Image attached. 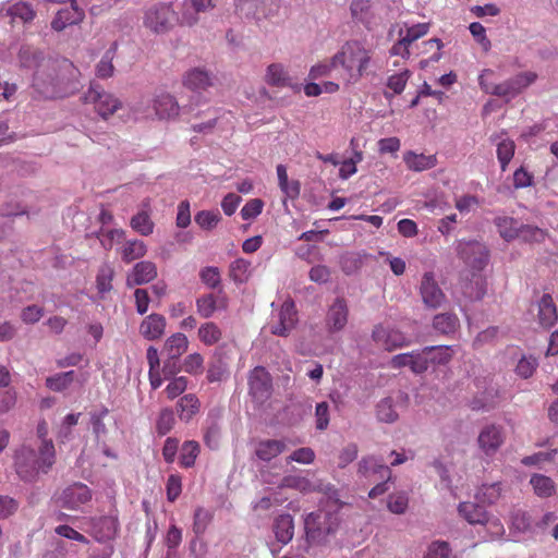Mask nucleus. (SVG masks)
<instances>
[{
    "label": "nucleus",
    "mask_w": 558,
    "mask_h": 558,
    "mask_svg": "<svg viewBox=\"0 0 558 558\" xmlns=\"http://www.w3.org/2000/svg\"><path fill=\"white\" fill-rule=\"evenodd\" d=\"M80 70L68 59H47L33 75L34 89L45 98L66 97L78 90Z\"/></svg>",
    "instance_id": "obj_1"
},
{
    "label": "nucleus",
    "mask_w": 558,
    "mask_h": 558,
    "mask_svg": "<svg viewBox=\"0 0 558 558\" xmlns=\"http://www.w3.org/2000/svg\"><path fill=\"white\" fill-rule=\"evenodd\" d=\"M373 60V50L362 41L349 40L333 56L341 69V77L348 84L357 83L368 73Z\"/></svg>",
    "instance_id": "obj_2"
},
{
    "label": "nucleus",
    "mask_w": 558,
    "mask_h": 558,
    "mask_svg": "<svg viewBox=\"0 0 558 558\" xmlns=\"http://www.w3.org/2000/svg\"><path fill=\"white\" fill-rule=\"evenodd\" d=\"M53 463L54 447L50 440H43L38 453L23 445L14 454L15 471L25 482L34 481L40 473H47Z\"/></svg>",
    "instance_id": "obj_3"
},
{
    "label": "nucleus",
    "mask_w": 558,
    "mask_h": 558,
    "mask_svg": "<svg viewBox=\"0 0 558 558\" xmlns=\"http://www.w3.org/2000/svg\"><path fill=\"white\" fill-rule=\"evenodd\" d=\"M340 526V515L335 511L318 509L304 519L306 542L313 546L329 544Z\"/></svg>",
    "instance_id": "obj_4"
},
{
    "label": "nucleus",
    "mask_w": 558,
    "mask_h": 558,
    "mask_svg": "<svg viewBox=\"0 0 558 558\" xmlns=\"http://www.w3.org/2000/svg\"><path fill=\"white\" fill-rule=\"evenodd\" d=\"M133 111L150 119L173 120L179 117L180 105L173 95L160 90L155 93L151 99L137 102Z\"/></svg>",
    "instance_id": "obj_5"
},
{
    "label": "nucleus",
    "mask_w": 558,
    "mask_h": 558,
    "mask_svg": "<svg viewBox=\"0 0 558 558\" xmlns=\"http://www.w3.org/2000/svg\"><path fill=\"white\" fill-rule=\"evenodd\" d=\"M143 24L156 35L167 34L177 24L175 10L171 3L159 2L151 4L144 12Z\"/></svg>",
    "instance_id": "obj_6"
},
{
    "label": "nucleus",
    "mask_w": 558,
    "mask_h": 558,
    "mask_svg": "<svg viewBox=\"0 0 558 558\" xmlns=\"http://www.w3.org/2000/svg\"><path fill=\"white\" fill-rule=\"evenodd\" d=\"M83 99L86 104H93L97 113L104 119H108L122 107V102L114 95L106 92L97 83H90Z\"/></svg>",
    "instance_id": "obj_7"
},
{
    "label": "nucleus",
    "mask_w": 558,
    "mask_h": 558,
    "mask_svg": "<svg viewBox=\"0 0 558 558\" xmlns=\"http://www.w3.org/2000/svg\"><path fill=\"white\" fill-rule=\"evenodd\" d=\"M456 251L466 266L473 270H483L489 260V252L485 244L478 241L457 242Z\"/></svg>",
    "instance_id": "obj_8"
},
{
    "label": "nucleus",
    "mask_w": 558,
    "mask_h": 558,
    "mask_svg": "<svg viewBox=\"0 0 558 558\" xmlns=\"http://www.w3.org/2000/svg\"><path fill=\"white\" fill-rule=\"evenodd\" d=\"M420 294L424 305L432 310L439 308L446 302V294L438 286L433 272H425L423 275Z\"/></svg>",
    "instance_id": "obj_9"
},
{
    "label": "nucleus",
    "mask_w": 558,
    "mask_h": 558,
    "mask_svg": "<svg viewBox=\"0 0 558 558\" xmlns=\"http://www.w3.org/2000/svg\"><path fill=\"white\" fill-rule=\"evenodd\" d=\"M390 367L399 369L409 367L415 375L423 374L429 366V360L422 350L397 354L389 362Z\"/></svg>",
    "instance_id": "obj_10"
},
{
    "label": "nucleus",
    "mask_w": 558,
    "mask_h": 558,
    "mask_svg": "<svg viewBox=\"0 0 558 558\" xmlns=\"http://www.w3.org/2000/svg\"><path fill=\"white\" fill-rule=\"evenodd\" d=\"M372 338L377 345L387 351H392L410 344V340L401 331L383 325L375 326Z\"/></svg>",
    "instance_id": "obj_11"
},
{
    "label": "nucleus",
    "mask_w": 558,
    "mask_h": 558,
    "mask_svg": "<svg viewBox=\"0 0 558 558\" xmlns=\"http://www.w3.org/2000/svg\"><path fill=\"white\" fill-rule=\"evenodd\" d=\"M92 498L90 489L82 483H75L68 486L62 490L58 497V502L61 507L69 510H78Z\"/></svg>",
    "instance_id": "obj_12"
},
{
    "label": "nucleus",
    "mask_w": 558,
    "mask_h": 558,
    "mask_svg": "<svg viewBox=\"0 0 558 558\" xmlns=\"http://www.w3.org/2000/svg\"><path fill=\"white\" fill-rule=\"evenodd\" d=\"M504 441L505 433L502 427L494 424L482 428L477 437L478 448L485 457L495 456Z\"/></svg>",
    "instance_id": "obj_13"
},
{
    "label": "nucleus",
    "mask_w": 558,
    "mask_h": 558,
    "mask_svg": "<svg viewBox=\"0 0 558 558\" xmlns=\"http://www.w3.org/2000/svg\"><path fill=\"white\" fill-rule=\"evenodd\" d=\"M298 323L295 305L291 301H286L276 322L270 323V332L276 336L287 337L293 330Z\"/></svg>",
    "instance_id": "obj_14"
},
{
    "label": "nucleus",
    "mask_w": 558,
    "mask_h": 558,
    "mask_svg": "<svg viewBox=\"0 0 558 558\" xmlns=\"http://www.w3.org/2000/svg\"><path fill=\"white\" fill-rule=\"evenodd\" d=\"M251 396L258 402L265 401L271 392V378L262 366L255 367L248 377Z\"/></svg>",
    "instance_id": "obj_15"
},
{
    "label": "nucleus",
    "mask_w": 558,
    "mask_h": 558,
    "mask_svg": "<svg viewBox=\"0 0 558 558\" xmlns=\"http://www.w3.org/2000/svg\"><path fill=\"white\" fill-rule=\"evenodd\" d=\"M0 17H10V23L29 24L36 17V10L28 2L8 3L0 9Z\"/></svg>",
    "instance_id": "obj_16"
},
{
    "label": "nucleus",
    "mask_w": 558,
    "mask_h": 558,
    "mask_svg": "<svg viewBox=\"0 0 558 558\" xmlns=\"http://www.w3.org/2000/svg\"><path fill=\"white\" fill-rule=\"evenodd\" d=\"M157 277V267L153 262L142 260L134 265L126 276L129 288L142 286L153 281Z\"/></svg>",
    "instance_id": "obj_17"
},
{
    "label": "nucleus",
    "mask_w": 558,
    "mask_h": 558,
    "mask_svg": "<svg viewBox=\"0 0 558 558\" xmlns=\"http://www.w3.org/2000/svg\"><path fill=\"white\" fill-rule=\"evenodd\" d=\"M348 306L343 299L338 298L327 313V328L330 332L342 330L348 323Z\"/></svg>",
    "instance_id": "obj_18"
},
{
    "label": "nucleus",
    "mask_w": 558,
    "mask_h": 558,
    "mask_svg": "<svg viewBox=\"0 0 558 558\" xmlns=\"http://www.w3.org/2000/svg\"><path fill=\"white\" fill-rule=\"evenodd\" d=\"M84 19V11L77 7L76 3L69 8L61 9L57 12L51 21V28L56 32H61L65 27L76 25Z\"/></svg>",
    "instance_id": "obj_19"
},
{
    "label": "nucleus",
    "mask_w": 558,
    "mask_h": 558,
    "mask_svg": "<svg viewBox=\"0 0 558 558\" xmlns=\"http://www.w3.org/2000/svg\"><path fill=\"white\" fill-rule=\"evenodd\" d=\"M167 320L161 314L153 313L146 316L140 325V333L147 340L161 338L166 330Z\"/></svg>",
    "instance_id": "obj_20"
},
{
    "label": "nucleus",
    "mask_w": 558,
    "mask_h": 558,
    "mask_svg": "<svg viewBox=\"0 0 558 558\" xmlns=\"http://www.w3.org/2000/svg\"><path fill=\"white\" fill-rule=\"evenodd\" d=\"M459 515L471 525L485 524L488 512L481 502L463 501L458 506Z\"/></svg>",
    "instance_id": "obj_21"
},
{
    "label": "nucleus",
    "mask_w": 558,
    "mask_h": 558,
    "mask_svg": "<svg viewBox=\"0 0 558 558\" xmlns=\"http://www.w3.org/2000/svg\"><path fill=\"white\" fill-rule=\"evenodd\" d=\"M183 84L193 92L206 90L209 86H213L214 76L205 69L195 68L185 74Z\"/></svg>",
    "instance_id": "obj_22"
},
{
    "label": "nucleus",
    "mask_w": 558,
    "mask_h": 558,
    "mask_svg": "<svg viewBox=\"0 0 558 558\" xmlns=\"http://www.w3.org/2000/svg\"><path fill=\"white\" fill-rule=\"evenodd\" d=\"M461 292L470 301L481 300L486 293V281L483 276L472 274L470 279L461 282Z\"/></svg>",
    "instance_id": "obj_23"
},
{
    "label": "nucleus",
    "mask_w": 558,
    "mask_h": 558,
    "mask_svg": "<svg viewBox=\"0 0 558 558\" xmlns=\"http://www.w3.org/2000/svg\"><path fill=\"white\" fill-rule=\"evenodd\" d=\"M93 529L95 531L96 538L99 542H105L107 539L113 538L119 530L118 519L113 515H106L97 519Z\"/></svg>",
    "instance_id": "obj_24"
},
{
    "label": "nucleus",
    "mask_w": 558,
    "mask_h": 558,
    "mask_svg": "<svg viewBox=\"0 0 558 558\" xmlns=\"http://www.w3.org/2000/svg\"><path fill=\"white\" fill-rule=\"evenodd\" d=\"M509 529L512 535L533 532L532 518L529 512L522 509H514L510 512Z\"/></svg>",
    "instance_id": "obj_25"
},
{
    "label": "nucleus",
    "mask_w": 558,
    "mask_h": 558,
    "mask_svg": "<svg viewBox=\"0 0 558 558\" xmlns=\"http://www.w3.org/2000/svg\"><path fill=\"white\" fill-rule=\"evenodd\" d=\"M287 449V445L282 440L267 439L262 440L255 448L256 457L265 462L270 461Z\"/></svg>",
    "instance_id": "obj_26"
},
{
    "label": "nucleus",
    "mask_w": 558,
    "mask_h": 558,
    "mask_svg": "<svg viewBox=\"0 0 558 558\" xmlns=\"http://www.w3.org/2000/svg\"><path fill=\"white\" fill-rule=\"evenodd\" d=\"M403 161L410 170L416 172L432 169L437 162L434 155L426 156L424 154H415L414 151H407L403 156Z\"/></svg>",
    "instance_id": "obj_27"
},
{
    "label": "nucleus",
    "mask_w": 558,
    "mask_h": 558,
    "mask_svg": "<svg viewBox=\"0 0 558 558\" xmlns=\"http://www.w3.org/2000/svg\"><path fill=\"white\" fill-rule=\"evenodd\" d=\"M359 472L364 476L379 474L380 478L387 480H389L391 476L390 469L385 465L383 461L377 460L375 457L363 458L359 462Z\"/></svg>",
    "instance_id": "obj_28"
},
{
    "label": "nucleus",
    "mask_w": 558,
    "mask_h": 558,
    "mask_svg": "<svg viewBox=\"0 0 558 558\" xmlns=\"http://www.w3.org/2000/svg\"><path fill=\"white\" fill-rule=\"evenodd\" d=\"M412 73L408 69H403L398 73H393L387 77L386 87L388 90L385 92V97L387 99L400 95L411 77Z\"/></svg>",
    "instance_id": "obj_29"
},
{
    "label": "nucleus",
    "mask_w": 558,
    "mask_h": 558,
    "mask_svg": "<svg viewBox=\"0 0 558 558\" xmlns=\"http://www.w3.org/2000/svg\"><path fill=\"white\" fill-rule=\"evenodd\" d=\"M199 10L193 5L191 0H183L180 4L179 12L175 11V22L181 26L192 27L199 21Z\"/></svg>",
    "instance_id": "obj_30"
},
{
    "label": "nucleus",
    "mask_w": 558,
    "mask_h": 558,
    "mask_svg": "<svg viewBox=\"0 0 558 558\" xmlns=\"http://www.w3.org/2000/svg\"><path fill=\"white\" fill-rule=\"evenodd\" d=\"M274 531L278 542L288 544L294 534L293 518L288 513L279 515L275 521Z\"/></svg>",
    "instance_id": "obj_31"
},
{
    "label": "nucleus",
    "mask_w": 558,
    "mask_h": 558,
    "mask_svg": "<svg viewBox=\"0 0 558 558\" xmlns=\"http://www.w3.org/2000/svg\"><path fill=\"white\" fill-rule=\"evenodd\" d=\"M118 45L117 43H112V45L106 50L102 54L99 62L96 64L95 73L96 76L102 80L109 78L114 74V65L113 59L117 53Z\"/></svg>",
    "instance_id": "obj_32"
},
{
    "label": "nucleus",
    "mask_w": 558,
    "mask_h": 558,
    "mask_svg": "<svg viewBox=\"0 0 558 558\" xmlns=\"http://www.w3.org/2000/svg\"><path fill=\"white\" fill-rule=\"evenodd\" d=\"M539 324L546 328L551 327L557 320V311L549 294H544L538 303Z\"/></svg>",
    "instance_id": "obj_33"
},
{
    "label": "nucleus",
    "mask_w": 558,
    "mask_h": 558,
    "mask_svg": "<svg viewBox=\"0 0 558 558\" xmlns=\"http://www.w3.org/2000/svg\"><path fill=\"white\" fill-rule=\"evenodd\" d=\"M277 177L282 193L291 199L298 198L301 191L300 182L296 180L289 181L286 166H277Z\"/></svg>",
    "instance_id": "obj_34"
},
{
    "label": "nucleus",
    "mask_w": 558,
    "mask_h": 558,
    "mask_svg": "<svg viewBox=\"0 0 558 558\" xmlns=\"http://www.w3.org/2000/svg\"><path fill=\"white\" fill-rule=\"evenodd\" d=\"M495 225L504 240L509 242L518 239L521 227V223L518 220L511 217H498L495 219Z\"/></svg>",
    "instance_id": "obj_35"
},
{
    "label": "nucleus",
    "mask_w": 558,
    "mask_h": 558,
    "mask_svg": "<svg viewBox=\"0 0 558 558\" xmlns=\"http://www.w3.org/2000/svg\"><path fill=\"white\" fill-rule=\"evenodd\" d=\"M199 400L193 395L183 396L177 403V411L182 421L189 422L199 410Z\"/></svg>",
    "instance_id": "obj_36"
},
{
    "label": "nucleus",
    "mask_w": 558,
    "mask_h": 558,
    "mask_svg": "<svg viewBox=\"0 0 558 558\" xmlns=\"http://www.w3.org/2000/svg\"><path fill=\"white\" fill-rule=\"evenodd\" d=\"M429 364L445 365L452 359L453 350L448 345H430L423 348Z\"/></svg>",
    "instance_id": "obj_37"
},
{
    "label": "nucleus",
    "mask_w": 558,
    "mask_h": 558,
    "mask_svg": "<svg viewBox=\"0 0 558 558\" xmlns=\"http://www.w3.org/2000/svg\"><path fill=\"white\" fill-rule=\"evenodd\" d=\"M376 416L378 421L387 424H392L399 418L395 401L391 397H386L377 403Z\"/></svg>",
    "instance_id": "obj_38"
},
{
    "label": "nucleus",
    "mask_w": 558,
    "mask_h": 558,
    "mask_svg": "<svg viewBox=\"0 0 558 558\" xmlns=\"http://www.w3.org/2000/svg\"><path fill=\"white\" fill-rule=\"evenodd\" d=\"M187 344L186 336L178 332L167 339L163 352L169 357H180L186 351Z\"/></svg>",
    "instance_id": "obj_39"
},
{
    "label": "nucleus",
    "mask_w": 558,
    "mask_h": 558,
    "mask_svg": "<svg viewBox=\"0 0 558 558\" xmlns=\"http://www.w3.org/2000/svg\"><path fill=\"white\" fill-rule=\"evenodd\" d=\"M147 253L145 243L141 240H130L121 248L122 260L126 264L142 258Z\"/></svg>",
    "instance_id": "obj_40"
},
{
    "label": "nucleus",
    "mask_w": 558,
    "mask_h": 558,
    "mask_svg": "<svg viewBox=\"0 0 558 558\" xmlns=\"http://www.w3.org/2000/svg\"><path fill=\"white\" fill-rule=\"evenodd\" d=\"M433 327L440 333H453L459 327V318L453 313H441L434 317Z\"/></svg>",
    "instance_id": "obj_41"
},
{
    "label": "nucleus",
    "mask_w": 558,
    "mask_h": 558,
    "mask_svg": "<svg viewBox=\"0 0 558 558\" xmlns=\"http://www.w3.org/2000/svg\"><path fill=\"white\" fill-rule=\"evenodd\" d=\"M266 82L272 86H291V80L288 72L280 63H272L267 68Z\"/></svg>",
    "instance_id": "obj_42"
},
{
    "label": "nucleus",
    "mask_w": 558,
    "mask_h": 558,
    "mask_svg": "<svg viewBox=\"0 0 558 558\" xmlns=\"http://www.w3.org/2000/svg\"><path fill=\"white\" fill-rule=\"evenodd\" d=\"M501 496V487L499 483L484 484L475 494V499L482 505H494Z\"/></svg>",
    "instance_id": "obj_43"
},
{
    "label": "nucleus",
    "mask_w": 558,
    "mask_h": 558,
    "mask_svg": "<svg viewBox=\"0 0 558 558\" xmlns=\"http://www.w3.org/2000/svg\"><path fill=\"white\" fill-rule=\"evenodd\" d=\"M530 484L534 493L542 498L550 497L556 490L554 481L543 474L532 475Z\"/></svg>",
    "instance_id": "obj_44"
},
{
    "label": "nucleus",
    "mask_w": 558,
    "mask_h": 558,
    "mask_svg": "<svg viewBox=\"0 0 558 558\" xmlns=\"http://www.w3.org/2000/svg\"><path fill=\"white\" fill-rule=\"evenodd\" d=\"M43 61H47V59L35 48L22 47L19 51V63L21 68L35 69L36 71Z\"/></svg>",
    "instance_id": "obj_45"
},
{
    "label": "nucleus",
    "mask_w": 558,
    "mask_h": 558,
    "mask_svg": "<svg viewBox=\"0 0 558 558\" xmlns=\"http://www.w3.org/2000/svg\"><path fill=\"white\" fill-rule=\"evenodd\" d=\"M74 371L58 373L46 378V386L57 392L64 391L74 380Z\"/></svg>",
    "instance_id": "obj_46"
},
{
    "label": "nucleus",
    "mask_w": 558,
    "mask_h": 558,
    "mask_svg": "<svg viewBox=\"0 0 558 558\" xmlns=\"http://www.w3.org/2000/svg\"><path fill=\"white\" fill-rule=\"evenodd\" d=\"M194 220L201 229L211 231L221 220V215L219 211L201 210L195 215Z\"/></svg>",
    "instance_id": "obj_47"
},
{
    "label": "nucleus",
    "mask_w": 558,
    "mask_h": 558,
    "mask_svg": "<svg viewBox=\"0 0 558 558\" xmlns=\"http://www.w3.org/2000/svg\"><path fill=\"white\" fill-rule=\"evenodd\" d=\"M251 263L243 258H238L230 265V277L234 282L243 283L250 277Z\"/></svg>",
    "instance_id": "obj_48"
},
{
    "label": "nucleus",
    "mask_w": 558,
    "mask_h": 558,
    "mask_svg": "<svg viewBox=\"0 0 558 558\" xmlns=\"http://www.w3.org/2000/svg\"><path fill=\"white\" fill-rule=\"evenodd\" d=\"M131 227L142 235H149L154 230V222L151 221L147 211L142 210L131 219Z\"/></svg>",
    "instance_id": "obj_49"
},
{
    "label": "nucleus",
    "mask_w": 558,
    "mask_h": 558,
    "mask_svg": "<svg viewBox=\"0 0 558 558\" xmlns=\"http://www.w3.org/2000/svg\"><path fill=\"white\" fill-rule=\"evenodd\" d=\"M198 337L206 345H213L221 339V330L215 323H206L199 327Z\"/></svg>",
    "instance_id": "obj_50"
},
{
    "label": "nucleus",
    "mask_w": 558,
    "mask_h": 558,
    "mask_svg": "<svg viewBox=\"0 0 558 558\" xmlns=\"http://www.w3.org/2000/svg\"><path fill=\"white\" fill-rule=\"evenodd\" d=\"M515 145L514 142L505 138L497 144V158L500 162L501 170L505 171L506 167L514 155Z\"/></svg>",
    "instance_id": "obj_51"
},
{
    "label": "nucleus",
    "mask_w": 558,
    "mask_h": 558,
    "mask_svg": "<svg viewBox=\"0 0 558 558\" xmlns=\"http://www.w3.org/2000/svg\"><path fill=\"white\" fill-rule=\"evenodd\" d=\"M114 276V270L109 264H104L98 271L96 283L100 293L109 292L112 289L111 281Z\"/></svg>",
    "instance_id": "obj_52"
},
{
    "label": "nucleus",
    "mask_w": 558,
    "mask_h": 558,
    "mask_svg": "<svg viewBox=\"0 0 558 558\" xmlns=\"http://www.w3.org/2000/svg\"><path fill=\"white\" fill-rule=\"evenodd\" d=\"M197 313L204 317L209 318L218 310L216 296L214 294H206L196 300Z\"/></svg>",
    "instance_id": "obj_53"
},
{
    "label": "nucleus",
    "mask_w": 558,
    "mask_h": 558,
    "mask_svg": "<svg viewBox=\"0 0 558 558\" xmlns=\"http://www.w3.org/2000/svg\"><path fill=\"white\" fill-rule=\"evenodd\" d=\"M211 519L213 514L209 510L198 507L194 512L193 531L195 534H203L211 522Z\"/></svg>",
    "instance_id": "obj_54"
},
{
    "label": "nucleus",
    "mask_w": 558,
    "mask_h": 558,
    "mask_svg": "<svg viewBox=\"0 0 558 558\" xmlns=\"http://www.w3.org/2000/svg\"><path fill=\"white\" fill-rule=\"evenodd\" d=\"M536 78H537L536 73L531 72V71L522 72V73L514 75L513 77H510V82L514 88L513 89L514 95L515 96L519 95L523 89H525L531 84H533Z\"/></svg>",
    "instance_id": "obj_55"
},
{
    "label": "nucleus",
    "mask_w": 558,
    "mask_h": 558,
    "mask_svg": "<svg viewBox=\"0 0 558 558\" xmlns=\"http://www.w3.org/2000/svg\"><path fill=\"white\" fill-rule=\"evenodd\" d=\"M536 78H537L536 73L531 72V71L522 72V73L514 75L513 77H510V82L514 88L513 89L514 95L515 96L519 95L523 89H525L531 84H533Z\"/></svg>",
    "instance_id": "obj_56"
},
{
    "label": "nucleus",
    "mask_w": 558,
    "mask_h": 558,
    "mask_svg": "<svg viewBox=\"0 0 558 558\" xmlns=\"http://www.w3.org/2000/svg\"><path fill=\"white\" fill-rule=\"evenodd\" d=\"M198 451L199 446L196 441L184 442L180 454L181 464L185 468L192 466L195 462Z\"/></svg>",
    "instance_id": "obj_57"
},
{
    "label": "nucleus",
    "mask_w": 558,
    "mask_h": 558,
    "mask_svg": "<svg viewBox=\"0 0 558 558\" xmlns=\"http://www.w3.org/2000/svg\"><path fill=\"white\" fill-rule=\"evenodd\" d=\"M546 233L544 230L529 225H522L520 227V234L518 239H521L524 242H543L545 240Z\"/></svg>",
    "instance_id": "obj_58"
},
{
    "label": "nucleus",
    "mask_w": 558,
    "mask_h": 558,
    "mask_svg": "<svg viewBox=\"0 0 558 558\" xmlns=\"http://www.w3.org/2000/svg\"><path fill=\"white\" fill-rule=\"evenodd\" d=\"M424 558H456L451 554V549L447 542H433L427 549Z\"/></svg>",
    "instance_id": "obj_59"
},
{
    "label": "nucleus",
    "mask_w": 558,
    "mask_h": 558,
    "mask_svg": "<svg viewBox=\"0 0 558 558\" xmlns=\"http://www.w3.org/2000/svg\"><path fill=\"white\" fill-rule=\"evenodd\" d=\"M282 501L283 499L279 498L277 493H270L255 501L253 504V510L260 514L269 511L275 506H279Z\"/></svg>",
    "instance_id": "obj_60"
},
{
    "label": "nucleus",
    "mask_w": 558,
    "mask_h": 558,
    "mask_svg": "<svg viewBox=\"0 0 558 558\" xmlns=\"http://www.w3.org/2000/svg\"><path fill=\"white\" fill-rule=\"evenodd\" d=\"M484 525L486 526L487 533L490 535L492 539L504 538L506 529L499 518L488 513L487 521H485Z\"/></svg>",
    "instance_id": "obj_61"
},
{
    "label": "nucleus",
    "mask_w": 558,
    "mask_h": 558,
    "mask_svg": "<svg viewBox=\"0 0 558 558\" xmlns=\"http://www.w3.org/2000/svg\"><path fill=\"white\" fill-rule=\"evenodd\" d=\"M174 414L170 409H163L157 420L156 428L159 435L168 434L174 425Z\"/></svg>",
    "instance_id": "obj_62"
},
{
    "label": "nucleus",
    "mask_w": 558,
    "mask_h": 558,
    "mask_svg": "<svg viewBox=\"0 0 558 558\" xmlns=\"http://www.w3.org/2000/svg\"><path fill=\"white\" fill-rule=\"evenodd\" d=\"M280 487L294 488L301 492L315 489L308 480L292 475L283 477Z\"/></svg>",
    "instance_id": "obj_63"
},
{
    "label": "nucleus",
    "mask_w": 558,
    "mask_h": 558,
    "mask_svg": "<svg viewBox=\"0 0 558 558\" xmlns=\"http://www.w3.org/2000/svg\"><path fill=\"white\" fill-rule=\"evenodd\" d=\"M429 28V25L427 23H420L412 25L411 27H408L405 32L400 31V36L404 37V41L409 43L410 45L417 40L418 38L423 37L427 34Z\"/></svg>",
    "instance_id": "obj_64"
}]
</instances>
